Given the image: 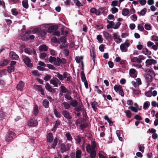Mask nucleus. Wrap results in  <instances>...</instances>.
<instances>
[{
	"label": "nucleus",
	"mask_w": 158,
	"mask_h": 158,
	"mask_svg": "<svg viewBox=\"0 0 158 158\" xmlns=\"http://www.w3.org/2000/svg\"><path fill=\"white\" fill-rule=\"evenodd\" d=\"M15 135V133L12 131H9L6 136V141L9 142L12 141Z\"/></svg>",
	"instance_id": "1"
},
{
	"label": "nucleus",
	"mask_w": 158,
	"mask_h": 158,
	"mask_svg": "<svg viewBox=\"0 0 158 158\" xmlns=\"http://www.w3.org/2000/svg\"><path fill=\"white\" fill-rule=\"evenodd\" d=\"M61 114L64 117L66 118L68 121H70V120L72 118L71 113L68 111L64 110L61 112Z\"/></svg>",
	"instance_id": "2"
},
{
	"label": "nucleus",
	"mask_w": 158,
	"mask_h": 158,
	"mask_svg": "<svg viewBox=\"0 0 158 158\" xmlns=\"http://www.w3.org/2000/svg\"><path fill=\"white\" fill-rule=\"evenodd\" d=\"M23 60L25 64L29 67H32V64L31 63V59L28 57L25 56L23 57Z\"/></svg>",
	"instance_id": "3"
},
{
	"label": "nucleus",
	"mask_w": 158,
	"mask_h": 158,
	"mask_svg": "<svg viewBox=\"0 0 158 158\" xmlns=\"http://www.w3.org/2000/svg\"><path fill=\"white\" fill-rule=\"evenodd\" d=\"M31 33V31L29 30L26 31L25 33L21 35V39L23 41L28 40H29V36Z\"/></svg>",
	"instance_id": "4"
},
{
	"label": "nucleus",
	"mask_w": 158,
	"mask_h": 158,
	"mask_svg": "<svg viewBox=\"0 0 158 158\" xmlns=\"http://www.w3.org/2000/svg\"><path fill=\"white\" fill-rule=\"evenodd\" d=\"M27 124L30 127H35L38 125V122L35 118H31L28 121Z\"/></svg>",
	"instance_id": "5"
},
{
	"label": "nucleus",
	"mask_w": 158,
	"mask_h": 158,
	"mask_svg": "<svg viewBox=\"0 0 158 158\" xmlns=\"http://www.w3.org/2000/svg\"><path fill=\"white\" fill-rule=\"evenodd\" d=\"M9 56L10 58L12 59L18 60L19 58V56L13 51H11L10 52Z\"/></svg>",
	"instance_id": "6"
},
{
	"label": "nucleus",
	"mask_w": 158,
	"mask_h": 158,
	"mask_svg": "<svg viewBox=\"0 0 158 158\" xmlns=\"http://www.w3.org/2000/svg\"><path fill=\"white\" fill-rule=\"evenodd\" d=\"M136 70L134 69H131L129 70V74L130 76L133 78H135L137 77V74L135 73Z\"/></svg>",
	"instance_id": "7"
},
{
	"label": "nucleus",
	"mask_w": 158,
	"mask_h": 158,
	"mask_svg": "<svg viewBox=\"0 0 158 158\" xmlns=\"http://www.w3.org/2000/svg\"><path fill=\"white\" fill-rule=\"evenodd\" d=\"M130 58L131 61L132 62H137L138 63H140L142 62L141 59L139 58H137L136 57H133L131 55L130 56Z\"/></svg>",
	"instance_id": "8"
},
{
	"label": "nucleus",
	"mask_w": 158,
	"mask_h": 158,
	"mask_svg": "<svg viewBox=\"0 0 158 158\" xmlns=\"http://www.w3.org/2000/svg\"><path fill=\"white\" fill-rule=\"evenodd\" d=\"M60 82L59 80L57 78L54 77L50 81L51 84H52L55 87L58 86V82Z\"/></svg>",
	"instance_id": "9"
},
{
	"label": "nucleus",
	"mask_w": 158,
	"mask_h": 158,
	"mask_svg": "<svg viewBox=\"0 0 158 158\" xmlns=\"http://www.w3.org/2000/svg\"><path fill=\"white\" fill-rule=\"evenodd\" d=\"M146 65H151L152 64H155L157 63V61L156 60L153 59H148L146 61Z\"/></svg>",
	"instance_id": "10"
},
{
	"label": "nucleus",
	"mask_w": 158,
	"mask_h": 158,
	"mask_svg": "<svg viewBox=\"0 0 158 158\" xmlns=\"http://www.w3.org/2000/svg\"><path fill=\"white\" fill-rule=\"evenodd\" d=\"M24 84L23 82L22 81H19V83L17 84L16 88L18 90L22 91L23 90V87H24Z\"/></svg>",
	"instance_id": "11"
},
{
	"label": "nucleus",
	"mask_w": 158,
	"mask_h": 158,
	"mask_svg": "<svg viewBox=\"0 0 158 158\" xmlns=\"http://www.w3.org/2000/svg\"><path fill=\"white\" fill-rule=\"evenodd\" d=\"M45 88L48 91L50 92L54 93L55 90L53 89L52 86L49 85L48 83H47L45 85Z\"/></svg>",
	"instance_id": "12"
},
{
	"label": "nucleus",
	"mask_w": 158,
	"mask_h": 158,
	"mask_svg": "<svg viewBox=\"0 0 158 158\" xmlns=\"http://www.w3.org/2000/svg\"><path fill=\"white\" fill-rule=\"evenodd\" d=\"M53 137L52 134L51 133H48L47 135V142H51L53 140Z\"/></svg>",
	"instance_id": "13"
},
{
	"label": "nucleus",
	"mask_w": 158,
	"mask_h": 158,
	"mask_svg": "<svg viewBox=\"0 0 158 158\" xmlns=\"http://www.w3.org/2000/svg\"><path fill=\"white\" fill-rule=\"evenodd\" d=\"M48 47L45 45H40L39 47V50L40 51H47Z\"/></svg>",
	"instance_id": "14"
},
{
	"label": "nucleus",
	"mask_w": 158,
	"mask_h": 158,
	"mask_svg": "<svg viewBox=\"0 0 158 158\" xmlns=\"http://www.w3.org/2000/svg\"><path fill=\"white\" fill-rule=\"evenodd\" d=\"M87 152L89 153L95 149L94 147H91L89 144H88L86 147Z\"/></svg>",
	"instance_id": "15"
},
{
	"label": "nucleus",
	"mask_w": 158,
	"mask_h": 158,
	"mask_svg": "<svg viewBox=\"0 0 158 158\" xmlns=\"http://www.w3.org/2000/svg\"><path fill=\"white\" fill-rule=\"evenodd\" d=\"M91 106L93 110L96 111L97 109V106H98V103L96 101H94L93 102L91 103Z\"/></svg>",
	"instance_id": "16"
},
{
	"label": "nucleus",
	"mask_w": 158,
	"mask_h": 158,
	"mask_svg": "<svg viewBox=\"0 0 158 158\" xmlns=\"http://www.w3.org/2000/svg\"><path fill=\"white\" fill-rule=\"evenodd\" d=\"M9 63V61L7 59H4L0 62V66H4L7 65Z\"/></svg>",
	"instance_id": "17"
},
{
	"label": "nucleus",
	"mask_w": 158,
	"mask_h": 158,
	"mask_svg": "<svg viewBox=\"0 0 158 158\" xmlns=\"http://www.w3.org/2000/svg\"><path fill=\"white\" fill-rule=\"evenodd\" d=\"M70 104L73 107L75 108L78 105V102L76 100H73L70 102Z\"/></svg>",
	"instance_id": "18"
},
{
	"label": "nucleus",
	"mask_w": 158,
	"mask_h": 158,
	"mask_svg": "<svg viewBox=\"0 0 158 158\" xmlns=\"http://www.w3.org/2000/svg\"><path fill=\"white\" fill-rule=\"evenodd\" d=\"M83 106L82 103H79L76 107L74 108L75 110L77 112H79L82 110L81 107Z\"/></svg>",
	"instance_id": "19"
},
{
	"label": "nucleus",
	"mask_w": 158,
	"mask_h": 158,
	"mask_svg": "<svg viewBox=\"0 0 158 158\" xmlns=\"http://www.w3.org/2000/svg\"><path fill=\"white\" fill-rule=\"evenodd\" d=\"M142 52L145 55L148 56L151 55L152 53L151 52L148 51L147 48H143Z\"/></svg>",
	"instance_id": "20"
},
{
	"label": "nucleus",
	"mask_w": 158,
	"mask_h": 158,
	"mask_svg": "<svg viewBox=\"0 0 158 158\" xmlns=\"http://www.w3.org/2000/svg\"><path fill=\"white\" fill-rule=\"evenodd\" d=\"M49 102L46 99H44L43 102V105L45 108H48L49 106Z\"/></svg>",
	"instance_id": "21"
},
{
	"label": "nucleus",
	"mask_w": 158,
	"mask_h": 158,
	"mask_svg": "<svg viewBox=\"0 0 158 158\" xmlns=\"http://www.w3.org/2000/svg\"><path fill=\"white\" fill-rule=\"evenodd\" d=\"M129 13V10L127 8H124L122 10V14L124 16H126Z\"/></svg>",
	"instance_id": "22"
},
{
	"label": "nucleus",
	"mask_w": 158,
	"mask_h": 158,
	"mask_svg": "<svg viewBox=\"0 0 158 158\" xmlns=\"http://www.w3.org/2000/svg\"><path fill=\"white\" fill-rule=\"evenodd\" d=\"M47 33V31L45 30H41L40 29L38 35L41 37H44L46 35Z\"/></svg>",
	"instance_id": "23"
},
{
	"label": "nucleus",
	"mask_w": 158,
	"mask_h": 158,
	"mask_svg": "<svg viewBox=\"0 0 158 158\" xmlns=\"http://www.w3.org/2000/svg\"><path fill=\"white\" fill-rule=\"evenodd\" d=\"M22 6L25 9H27L28 7V4L27 0H23L22 2Z\"/></svg>",
	"instance_id": "24"
},
{
	"label": "nucleus",
	"mask_w": 158,
	"mask_h": 158,
	"mask_svg": "<svg viewBox=\"0 0 158 158\" xmlns=\"http://www.w3.org/2000/svg\"><path fill=\"white\" fill-rule=\"evenodd\" d=\"M120 49L122 52H126L127 51V48L124 44H121L120 46Z\"/></svg>",
	"instance_id": "25"
},
{
	"label": "nucleus",
	"mask_w": 158,
	"mask_h": 158,
	"mask_svg": "<svg viewBox=\"0 0 158 158\" xmlns=\"http://www.w3.org/2000/svg\"><path fill=\"white\" fill-rule=\"evenodd\" d=\"M83 57L81 56L80 57L79 56H77L76 57L75 60L77 63H81V61H83Z\"/></svg>",
	"instance_id": "26"
},
{
	"label": "nucleus",
	"mask_w": 158,
	"mask_h": 158,
	"mask_svg": "<svg viewBox=\"0 0 158 158\" xmlns=\"http://www.w3.org/2000/svg\"><path fill=\"white\" fill-rule=\"evenodd\" d=\"M60 151L62 153L66 151V148L64 143H61L60 145Z\"/></svg>",
	"instance_id": "27"
},
{
	"label": "nucleus",
	"mask_w": 158,
	"mask_h": 158,
	"mask_svg": "<svg viewBox=\"0 0 158 158\" xmlns=\"http://www.w3.org/2000/svg\"><path fill=\"white\" fill-rule=\"evenodd\" d=\"M60 64V59L58 57H57L54 63V64L56 66H59Z\"/></svg>",
	"instance_id": "28"
},
{
	"label": "nucleus",
	"mask_w": 158,
	"mask_h": 158,
	"mask_svg": "<svg viewBox=\"0 0 158 158\" xmlns=\"http://www.w3.org/2000/svg\"><path fill=\"white\" fill-rule=\"evenodd\" d=\"M15 70V67L14 66H10L7 67V71L9 73H10L11 72H13Z\"/></svg>",
	"instance_id": "29"
},
{
	"label": "nucleus",
	"mask_w": 158,
	"mask_h": 158,
	"mask_svg": "<svg viewBox=\"0 0 158 158\" xmlns=\"http://www.w3.org/2000/svg\"><path fill=\"white\" fill-rule=\"evenodd\" d=\"M103 34L106 40L109 39H111V35L109 33L106 31H103Z\"/></svg>",
	"instance_id": "30"
},
{
	"label": "nucleus",
	"mask_w": 158,
	"mask_h": 158,
	"mask_svg": "<svg viewBox=\"0 0 158 158\" xmlns=\"http://www.w3.org/2000/svg\"><path fill=\"white\" fill-rule=\"evenodd\" d=\"M90 56L91 58H92V59L93 60V61L94 63L95 62V58L96 57V55L95 54V52L94 50H92V52H91V50H90Z\"/></svg>",
	"instance_id": "31"
},
{
	"label": "nucleus",
	"mask_w": 158,
	"mask_h": 158,
	"mask_svg": "<svg viewBox=\"0 0 158 158\" xmlns=\"http://www.w3.org/2000/svg\"><path fill=\"white\" fill-rule=\"evenodd\" d=\"M64 107L65 109H69L70 107V105L67 102H64L63 103Z\"/></svg>",
	"instance_id": "32"
},
{
	"label": "nucleus",
	"mask_w": 158,
	"mask_h": 158,
	"mask_svg": "<svg viewBox=\"0 0 158 158\" xmlns=\"http://www.w3.org/2000/svg\"><path fill=\"white\" fill-rule=\"evenodd\" d=\"M145 78L147 81L148 82L152 81L153 77L152 76V75H150L149 74H146Z\"/></svg>",
	"instance_id": "33"
},
{
	"label": "nucleus",
	"mask_w": 158,
	"mask_h": 158,
	"mask_svg": "<svg viewBox=\"0 0 158 158\" xmlns=\"http://www.w3.org/2000/svg\"><path fill=\"white\" fill-rule=\"evenodd\" d=\"M54 113L55 116L58 118H60L61 115L58 112L56 109H54Z\"/></svg>",
	"instance_id": "34"
},
{
	"label": "nucleus",
	"mask_w": 158,
	"mask_h": 158,
	"mask_svg": "<svg viewBox=\"0 0 158 158\" xmlns=\"http://www.w3.org/2000/svg\"><path fill=\"white\" fill-rule=\"evenodd\" d=\"M81 80L82 81H86V79L85 77V75L83 71H82L81 73Z\"/></svg>",
	"instance_id": "35"
},
{
	"label": "nucleus",
	"mask_w": 158,
	"mask_h": 158,
	"mask_svg": "<svg viewBox=\"0 0 158 158\" xmlns=\"http://www.w3.org/2000/svg\"><path fill=\"white\" fill-rule=\"evenodd\" d=\"M60 92H61L62 93H65L67 92V89L66 87L63 85L60 87Z\"/></svg>",
	"instance_id": "36"
},
{
	"label": "nucleus",
	"mask_w": 158,
	"mask_h": 158,
	"mask_svg": "<svg viewBox=\"0 0 158 158\" xmlns=\"http://www.w3.org/2000/svg\"><path fill=\"white\" fill-rule=\"evenodd\" d=\"M24 52L29 55H31L32 53V50L30 48H25Z\"/></svg>",
	"instance_id": "37"
},
{
	"label": "nucleus",
	"mask_w": 158,
	"mask_h": 158,
	"mask_svg": "<svg viewBox=\"0 0 158 158\" xmlns=\"http://www.w3.org/2000/svg\"><path fill=\"white\" fill-rule=\"evenodd\" d=\"M124 112L126 113V116L128 118H131L132 115V113L130 111L128 110H126Z\"/></svg>",
	"instance_id": "38"
},
{
	"label": "nucleus",
	"mask_w": 158,
	"mask_h": 158,
	"mask_svg": "<svg viewBox=\"0 0 158 158\" xmlns=\"http://www.w3.org/2000/svg\"><path fill=\"white\" fill-rule=\"evenodd\" d=\"M58 139L57 138H55L53 141V142L51 145L52 148L53 149L55 148V147L57 145V143L58 142Z\"/></svg>",
	"instance_id": "39"
},
{
	"label": "nucleus",
	"mask_w": 158,
	"mask_h": 158,
	"mask_svg": "<svg viewBox=\"0 0 158 158\" xmlns=\"http://www.w3.org/2000/svg\"><path fill=\"white\" fill-rule=\"evenodd\" d=\"M81 152L80 150L76 151V158H81Z\"/></svg>",
	"instance_id": "40"
},
{
	"label": "nucleus",
	"mask_w": 158,
	"mask_h": 158,
	"mask_svg": "<svg viewBox=\"0 0 158 158\" xmlns=\"http://www.w3.org/2000/svg\"><path fill=\"white\" fill-rule=\"evenodd\" d=\"M122 88V86L120 85H115L114 86V89L115 91L117 92H118Z\"/></svg>",
	"instance_id": "41"
},
{
	"label": "nucleus",
	"mask_w": 158,
	"mask_h": 158,
	"mask_svg": "<svg viewBox=\"0 0 158 158\" xmlns=\"http://www.w3.org/2000/svg\"><path fill=\"white\" fill-rule=\"evenodd\" d=\"M38 109L37 105H35V106L34 107V114L35 116H36L37 115L38 113Z\"/></svg>",
	"instance_id": "42"
},
{
	"label": "nucleus",
	"mask_w": 158,
	"mask_h": 158,
	"mask_svg": "<svg viewBox=\"0 0 158 158\" xmlns=\"http://www.w3.org/2000/svg\"><path fill=\"white\" fill-rule=\"evenodd\" d=\"M11 12L13 15L16 16L19 13L18 11L16 8H13L11 10Z\"/></svg>",
	"instance_id": "43"
},
{
	"label": "nucleus",
	"mask_w": 158,
	"mask_h": 158,
	"mask_svg": "<svg viewBox=\"0 0 158 158\" xmlns=\"http://www.w3.org/2000/svg\"><path fill=\"white\" fill-rule=\"evenodd\" d=\"M150 103L148 101H146L144 102L143 106V108L144 110L147 109L149 106Z\"/></svg>",
	"instance_id": "44"
},
{
	"label": "nucleus",
	"mask_w": 158,
	"mask_h": 158,
	"mask_svg": "<svg viewBox=\"0 0 158 158\" xmlns=\"http://www.w3.org/2000/svg\"><path fill=\"white\" fill-rule=\"evenodd\" d=\"M60 41L63 44H65L66 42V36H62L60 38Z\"/></svg>",
	"instance_id": "45"
},
{
	"label": "nucleus",
	"mask_w": 158,
	"mask_h": 158,
	"mask_svg": "<svg viewBox=\"0 0 158 158\" xmlns=\"http://www.w3.org/2000/svg\"><path fill=\"white\" fill-rule=\"evenodd\" d=\"M90 156L92 158H95L96 156V152L95 149L89 153Z\"/></svg>",
	"instance_id": "46"
},
{
	"label": "nucleus",
	"mask_w": 158,
	"mask_h": 158,
	"mask_svg": "<svg viewBox=\"0 0 158 158\" xmlns=\"http://www.w3.org/2000/svg\"><path fill=\"white\" fill-rule=\"evenodd\" d=\"M64 95L65 98L67 100L70 101H72L73 100V98L70 95L68 94H65Z\"/></svg>",
	"instance_id": "47"
},
{
	"label": "nucleus",
	"mask_w": 158,
	"mask_h": 158,
	"mask_svg": "<svg viewBox=\"0 0 158 158\" xmlns=\"http://www.w3.org/2000/svg\"><path fill=\"white\" fill-rule=\"evenodd\" d=\"M74 2L75 5L78 7L81 6L82 5L80 1L78 0H74Z\"/></svg>",
	"instance_id": "48"
},
{
	"label": "nucleus",
	"mask_w": 158,
	"mask_h": 158,
	"mask_svg": "<svg viewBox=\"0 0 158 158\" xmlns=\"http://www.w3.org/2000/svg\"><path fill=\"white\" fill-rule=\"evenodd\" d=\"M132 90L133 92V94L135 95H138L141 93V91L138 89H135L133 88H132Z\"/></svg>",
	"instance_id": "49"
},
{
	"label": "nucleus",
	"mask_w": 158,
	"mask_h": 158,
	"mask_svg": "<svg viewBox=\"0 0 158 158\" xmlns=\"http://www.w3.org/2000/svg\"><path fill=\"white\" fill-rule=\"evenodd\" d=\"M61 31L62 33V34L64 35L65 36H66L68 34V31H64V28H62L61 29Z\"/></svg>",
	"instance_id": "50"
},
{
	"label": "nucleus",
	"mask_w": 158,
	"mask_h": 158,
	"mask_svg": "<svg viewBox=\"0 0 158 158\" xmlns=\"http://www.w3.org/2000/svg\"><path fill=\"white\" fill-rule=\"evenodd\" d=\"M51 40L54 43H59L60 42L59 40H58L55 37H52L51 39Z\"/></svg>",
	"instance_id": "51"
},
{
	"label": "nucleus",
	"mask_w": 158,
	"mask_h": 158,
	"mask_svg": "<svg viewBox=\"0 0 158 158\" xmlns=\"http://www.w3.org/2000/svg\"><path fill=\"white\" fill-rule=\"evenodd\" d=\"M147 9L146 8H144L141 11L139 12L140 15L143 16L145 15L146 13L147 12Z\"/></svg>",
	"instance_id": "52"
},
{
	"label": "nucleus",
	"mask_w": 158,
	"mask_h": 158,
	"mask_svg": "<svg viewBox=\"0 0 158 158\" xmlns=\"http://www.w3.org/2000/svg\"><path fill=\"white\" fill-rule=\"evenodd\" d=\"M65 136L68 140H71L72 138V137L69 133H67L65 134Z\"/></svg>",
	"instance_id": "53"
},
{
	"label": "nucleus",
	"mask_w": 158,
	"mask_h": 158,
	"mask_svg": "<svg viewBox=\"0 0 158 158\" xmlns=\"http://www.w3.org/2000/svg\"><path fill=\"white\" fill-rule=\"evenodd\" d=\"M97 38L99 43H102V42L103 40L101 35H98Z\"/></svg>",
	"instance_id": "54"
},
{
	"label": "nucleus",
	"mask_w": 158,
	"mask_h": 158,
	"mask_svg": "<svg viewBox=\"0 0 158 158\" xmlns=\"http://www.w3.org/2000/svg\"><path fill=\"white\" fill-rule=\"evenodd\" d=\"M56 74L57 75L56 76L60 80L63 81V75L60 74L59 73H57Z\"/></svg>",
	"instance_id": "55"
},
{
	"label": "nucleus",
	"mask_w": 158,
	"mask_h": 158,
	"mask_svg": "<svg viewBox=\"0 0 158 158\" xmlns=\"http://www.w3.org/2000/svg\"><path fill=\"white\" fill-rule=\"evenodd\" d=\"M139 150L142 152H143L145 148L143 146V144H141L139 145Z\"/></svg>",
	"instance_id": "56"
},
{
	"label": "nucleus",
	"mask_w": 158,
	"mask_h": 158,
	"mask_svg": "<svg viewBox=\"0 0 158 158\" xmlns=\"http://www.w3.org/2000/svg\"><path fill=\"white\" fill-rule=\"evenodd\" d=\"M35 89L38 91H40L43 89V88L41 85H37L35 86Z\"/></svg>",
	"instance_id": "57"
},
{
	"label": "nucleus",
	"mask_w": 158,
	"mask_h": 158,
	"mask_svg": "<svg viewBox=\"0 0 158 158\" xmlns=\"http://www.w3.org/2000/svg\"><path fill=\"white\" fill-rule=\"evenodd\" d=\"M145 95L147 97H151L152 95V91L149 90L147 92H146L145 93Z\"/></svg>",
	"instance_id": "58"
},
{
	"label": "nucleus",
	"mask_w": 158,
	"mask_h": 158,
	"mask_svg": "<svg viewBox=\"0 0 158 158\" xmlns=\"http://www.w3.org/2000/svg\"><path fill=\"white\" fill-rule=\"evenodd\" d=\"M129 109H131L132 111L135 112H137V109L136 107H135L133 106H131L129 107Z\"/></svg>",
	"instance_id": "59"
},
{
	"label": "nucleus",
	"mask_w": 158,
	"mask_h": 158,
	"mask_svg": "<svg viewBox=\"0 0 158 158\" xmlns=\"http://www.w3.org/2000/svg\"><path fill=\"white\" fill-rule=\"evenodd\" d=\"M118 9L116 7H113L111 8V12L113 14L118 12Z\"/></svg>",
	"instance_id": "60"
},
{
	"label": "nucleus",
	"mask_w": 158,
	"mask_h": 158,
	"mask_svg": "<svg viewBox=\"0 0 158 158\" xmlns=\"http://www.w3.org/2000/svg\"><path fill=\"white\" fill-rule=\"evenodd\" d=\"M56 60V58L52 56H50L49 58V61L50 63L53 62L54 63L55 61Z\"/></svg>",
	"instance_id": "61"
},
{
	"label": "nucleus",
	"mask_w": 158,
	"mask_h": 158,
	"mask_svg": "<svg viewBox=\"0 0 158 158\" xmlns=\"http://www.w3.org/2000/svg\"><path fill=\"white\" fill-rule=\"evenodd\" d=\"M131 19L134 21H135L137 20V17L135 14L133 15L131 17Z\"/></svg>",
	"instance_id": "62"
},
{
	"label": "nucleus",
	"mask_w": 158,
	"mask_h": 158,
	"mask_svg": "<svg viewBox=\"0 0 158 158\" xmlns=\"http://www.w3.org/2000/svg\"><path fill=\"white\" fill-rule=\"evenodd\" d=\"M51 76L50 75L47 74L44 78V79L45 81H48L51 79Z\"/></svg>",
	"instance_id": "63"
},
{
	"label": "nucleus",
	"mask_w": 158,
	"mask_h": 158,
	"mask_svg": "<svg viewBox=\"0 0 158 158\" xmlns=\"http://www.w3.org/2000/svg\"><path fill=\"white\" fill-rule=\"evenodd\" d=\"M64 54L66 56H67L69 55V51L68 49H65L63 51Z\"/></svg>",
	"instance_id": "64"
}]
</instances>
